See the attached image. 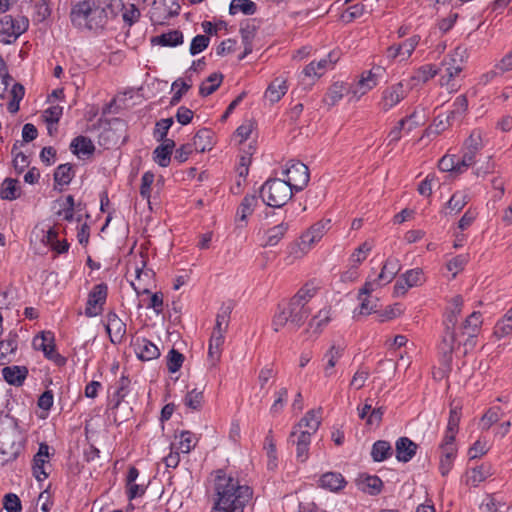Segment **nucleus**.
<instances>
[{"mask_svg": "<svg viewBox=\"0 0 512 512\" xmlns=\"http://www.w3.org/2000/svg\"><path fill=\"white\" fill-rule=\"evenodd\" d=\"M463 302L461 295L454 296L449 309L444 314V331L439 343V350L448 362H451L452 353L456 347L463 346L465 355L475 348L483 324L482 314L479 311H473L459 327L456 326L462 312Z\"/></svg>", "mask_w": 512, "mask_h": 512, "instance_id": "nucleus-1", "label": "nucleus"}, {"mask_svg": "<svg viewBox=\"0 0 512 512\" xmlns=\"http://www.w3.org/2000/svg\"><path fill=\"white\" fill-rule=\"evenodd\" d=\"M121 8V0H75L69 19L77 30L100 35L118 17Z\"/></svg>", "mask_w": 512, "mask_h": 512, "instance_id": "nucleus-2", "label": "nucleus"}, {"mask_svg": "<svg viewBox=\"0 0 512 512\" xmlns=\"http://www.w3.org/2000/svg\"><path fill=\"white\" fill-rule=\"evenodd\" d=\"M212 485L209 490L212 500L210 512H244L253 497V489L241 483L239 478L225 469L211 474Z\"/></svg>", "mask_w": 512, "mask_h": 512, "instance_id": "nucleus-3", "label": "nucleus"}, {"mask_svg": "<svg viewBox=\"0 0 512 512\" xmlns=\"http://www.w3.org/2000/svg\"><path fill=\"white\" fill-rule=\"evenodd\" d=\"M310 313L311 310L308 306L290 299L285 306H278V312L274 315L272 321L273 329L277 332L288 324L293 330H298L305 323Z\"/></svg>", "mask_w": 512, "mask_h": 512, "instance_id": "nucleus-4", "label": "nucleus"}, {"mask_svg": "<svg viewBox=\"0 0 512 512\" xmlns=\"http://www.w3.org/2000/svg\"><path fill=\"white\" fill-rule=\"evenodd\" d=\"M296 193L283 179H268L260 188L262 201L270 207H283Z\"/></svg>", "mask_w": 512, "mask_h": 512, "instance_id": "nucleus-5", "label": "nucleus"}, {"mask_svg": "<svg viewBox=\"0 0 512 512\" xmlns=\"http://www.w3.org/2000/svg\"><path fill=\"white\" fill-rule=\"evenodd\" d=\"M29 28V20L25 16L13 17L5 15L0 19V42L14 43Z\"/></svg>", "mask_w": 512, "mask_h": 512, "instance_id": "nucleus-6", "label": "nucleus"}, {"mask_svg": "<svg viewBox=\"0 0 512 512\" xmlns=\"http://www.w3.org/2000/svg\"><path fill=\"white\" fill-rule=\"evenodd\" d=\"M284 181L295 191H302L308 184L310 173L308 167L300 162L291 160L283 170Z\"/></svg>", "mask_w": 512, "mask_h": 512, "instance_id": "nucleus-7", "label": "nucleus"}, {"mask_svg": "<svg viewBox=\"0 0 512 512\" xmlns=\"http://www.w3.org/2000/svg\"><path fill=\"white\" fill-rule=\"evenodd\" d=\"M20 435L14 431L0 432V454L3 462L15 461L23 451Z\"/></svg>", "mask_w": 512, "mask_h": 512, "instance_id": "nucleus-8", "label": "nucleus"}, {"mask_svg": "<svg viewBox=\"0 0 512 512\" xmlns=\"http://www.w3.org/2000/svg\"><path fill=\"white\" fill-rule=\"evenodd\" d=\"M408 94L409 89L402 82L389 85L382 90L378 107L386 113L404 100Z\"/></svg>", "mask_w": 512, "mask_h": 512, "instance_id": "nucleus-9", "label": "nucleus"}, {"mask_svg": "<svg viewBox=\"0 0 512 512\" xmlns=\"http://www.w3.org/2000/svg\"><path fill=\"white\" fill-rule=\"evenodd\" d=\"M108 296V286L106 283H99L93 286L88 293V299L84 314L88 318L96 317L103 312V307Z\"/></svg>", "mask_w": 512, "mask_h": 512, "instance_id": "nucleus-10", "label": "nucleus"}, {"mask_svg": "<svg viewBox=\"0 0 512 512\" xmlns=\"http://www.w3.org/2000/svg\"><path fill=\"white\" fill-rule=\"evenodd\" d=\"M421 41V36L414 34L401 43L392 44L386 49V57L391 61H407Z\"/></svg>", "mask_w": 512, "mask_h": 512, "instance_id": "nucleus-11", "label": "nucleus"}, {"mask_svg": "<svg viewBox=\"0 0 512 512\" xmlns=\"http://www.w3.org/2000/svg\"><path fill=\"white\" fill-rule=\"evenodd\" d=\"M383 71V68L380 66L364 71L359 80L354 85H351V93L359 96L365 95L378 85Z\"/></svg>", "mask_w": 512, "mask_h": 512, "instance_id": "nucleus-12", "label": "nucleus"}, {"mask_svg": "<svg viewBox=\"0 0 512 512\" xmlns=\"http://www.w3.org/2000/svg\"><path fill=\"white\" fill-rule=\"evenodd\" d=\"M49 445L45 442L40 443L37 453L33 457L32 473L37 481H44L49 477L46 467L50 466Z\"/></svg>", "mask_w": 512, "mask_h": 512, "instance_id": "nucleus-13", "label": "nucleus"}, {"mask_svg": "<svg viewBox=\"0 0 512 512\" xmlns=\"http://www.w3.org/2000/svg\"><path fill=\"white\" fill-rule=\"evenodd\" d=\"M438 70L441 75V85H449L462 72L463 66L460 59H457L454 55H449L443 59Z\"/></svg>", "mask_w": 512, "mask_h": 512, "instance_id": "nucleus-14", "label": "nucleus"}, {"mask_svg": "<svg viewBox=\"0 0 512 512\" xmlns=\"http://www.w3.org/2000/svg\"><path fill=\"white\" fill-rule=\"evenodd\" d=\"M136 356L142 361H151L160 356L159 348L149 339L137 337L131 342Z\"/></svg>", "mask_w": 512, "mask_h": 512, "instance_id": "nucleus-15", "label": "nucleus"}, {"mask_svg": "<svg viewBox=\"0 0 512 512\" xmlns=\"http://www.w3.org/2000/svg\"><path fill=\"white\" fill-rule=\"evenodd\" d=\"M106 331L110 340L114 344H120L126 335V324L114 311H109L106 315Z\"/></svg>", "mask_w": 512, "mask_h": 512, "instance_id": "nucleus-16", "label": "nucleus"}, {"mask_svg": "<svg viewBox=\"0 0 512 512\" xmlns=\"http://www.w3.org/2000/svg\"><path fill=\"white\" fill-rule=\"evenodd\" d=\"M321 424V415L320 410H310L305 416L292 428V436L297 435V433L308 432L309 436H312L318 430Z\"/></svg>", "mask_w": 512, "mask_h": 512, "instance_id": "nucleus-17", "label": "nucleus"}, {"mask_svg": "<svg viewBox=\"0 0 512 512\" xmlns=\"http://www.w3.org/2000/svg\"><path fill=\"white\" fill-rule=\"evenodd\" d=\"M347 481L340 472H326L318 480V486L333 493H338L345 488Z\"/></svg>", "mask_w": 512, "mask_h": 512, "instance_id": "nucleus-18", "label": "nucleus"}, {"mask_svg": "<svg viewBox=\"0 0 512 512\" xmlns=\"http://www.w3.org/2000/svg\"><path fill=\"white\" fill-rule=\"evenodd\" d=\"M482 148V133L480 130H473L464 142L461 156L476 164V156Z\"/></svg>", "mask_w": 512, "mask_h": 512, "instance_id": "nucleus-19", "label": "nucleus"}, {"mask_svg": "<svg viewBox=\"0 0 512 512\" xmlns=\"http://www.w3.org/2000/svg\"><path fill=\"white\" fill-rule=\"evenodd\" d=\"M288 441L296 446V458L299 462L305 463L309 458V446L311 443V436L308 432H300L292 436L289 435Z\"/></svg>", "mask_w": 512, "mask_h": 512, "instance_id": "nucleus-20", "label": "nucleus"}, {"mask_svg": "<svg viewBox=\"0 0 512 512\" xmlns=\"http://www.w3.org/2000/svg\"><path fill=\"white\" fill-rule=\"evenodd\" d=\"M356 486L360 491L375 496L381 493L383 481L376 475L360 474Z\"/></svg>", "mask_w": 512, "mask_h": 512, "instance_id": "nucleus-21", "label": "nucleus"}, {"mask_svg": "<svg viewBox=\"0 0 512 512\" xmlns=\"http://www.w3.org/2000/svg\"><path fill=\"white\" fill-rule=\"evenodd\" d=\"M417 449L418 445L411 439L400 437L395 443L396 459L399 462L407 463L416 455Z\"/></svg>", "mask_w": 512, "mask_h": 512, "instance_id": "nucleus-22", "label": "nucleus"}, {"mask_svg": "<svg viewBox=\"0 0 512 512\" xmlns=\"http://www.w3.org/2000/svg\"><path fill=\"white\" fill-rule=\"evenodd\" d=\"M494 473L493 466L490 463H482L474 468H471L466 473V484L469 486L477 487L480 483L485 481Z\"/></svg>", "mask_w": 512, "mask_h": 512, "instance_id": "nucleus-23", "label": "nucleus"}, {"mask_svg": "<svg viewBox=\"0 0 512 512\" xmlns=\"http://www.w3.org/2000/svg\"><path fill=\"white\" fill-rule=\"evenodd\" d=\"M225 334V332L212 331L208 346V361L212 367H215L220 361L225 342Z\"/></svg>", "mask_w": 512, "mask_h": 512, "instance_id": "nucleus-24", "label": "nucleus"}, {"mask_svg": "<svg viewBox=\"0 0 512 512\" xmlns=\"http://www.w3.org/2000/svg\"><path fill=\"white\" fill-rule=\"evenodd\" d=\"M287 79L283 76L276 77L267 87L265 98L271 103H277L287 93Z\"/></svg>", "mask_w": 512, "mask_h": 512, "instance_id": "nucleus-25", "label": "nucleus"}, {"mask_svg": "<svg viewBox=\"0 0 512 512\" xmlns=\"http://www.w3.org/2000/svg\"><path fill=\"white\" fill-rule=\"evenodd\" d=\"M28 368L26 366H7L2 369L4 380L13 386H22L28 376Z\"/></svg>", "mask_w": 512, "mask_h": 512, "instance_id": "nucleus-26", "label": "nucleus"}, {"mask_svg": "<svg viewBox=\"0 0 512 512\" xmlns=\"http://www.w3.org/2000/svg\"><path fill=\"white\" fill-rule=\"evenodd\" d=\"M345 347L342 345H332L329 350L324 354L323 360L326 361L324 366L325 377H331L335 374L334 367L337 362L342 358Z\"/></svg>", "mask_w": 512, "mask_h": 512, "instance_id": "nucleus-27", "label": "nucleus"}, {"mask_svg": "<svg viewBox=\"0 0 512 512\" xmlns=\"http://www.w3.org/2000/svg\"><path fill=\"white\" fill-rule=\"evenodd\" d=\"M470 200L466 191H455L445 205L443 213L456 215L468 204Z\"/></svg>", "mask_w": 512, "mask_h": 512, "instance_id": "nucleus-28", "label": "nucleus"}, {"mask_svg": "<svg viewBox=\"0 0 512 512\" xmlns=\"http://www.w3.org/2000/svg\"><path fill=\"white\" fill-rule=\"evenodd\" d=\"M401 269L400 261L397 258L389 257L385 261L381 272L377 276L378 283L380 285H386L390 283Z\"/></svg>", "mask_w": 512, "mask_h": 512, "instance_id": "nucleus-29", "label": "nucleus"}, {"mask_svg": "<svg viewBox=\"0 0 512 512\" xmlns=\"http://www.w3.org/2000/svg\"><path fill=\"white\" fill-rule=\"evenodd\" d=\"M95 145L92 140L83 135L75 137L70 143V150L73 154L90 156L95 152Z\"/></svg>", "mask_w": 512, "mask_h": 512, "instance_id": "nucleus-30", "label": "nucleus"}, {"mask_svg": "<svg viewBox=\"0 0 512 512\" xmlns=\"http://www.w3.org/2000/svg\"><path fill=\"white\" fill-rule=\"evenodd\" d=\"M331 321V308H323L321 309L310 321L308 324L307 332L312 331L313 334H320L323 329L329 324Z\"/></svg>", "mask_w": 512, "mask_h": 512, "instance_id": "nucleus-31", "label": "nucleus"}, {"mask_svg": "<svg viewBox=\"0 0 512 512\" xmlns=\"http://www.w3.org/2000/svg\"><path fill=\"white\" fill-rule=\"evenodd\" d=\"M333 61L331 54L326 58L320 59L318 62L312 61L303 69V74L306 77L320 78L328 68L332 67Z\"/></svg>", "mask_w": 512, "mask_h": 512, "instance_id": "nucleus-32", "label": "nucleus"}, {"mask_svg": "<svg viewBox=\"0 0 512 512\" xmlns=\"http://www.w3.org/2000/svg\"><path fill=\"white\" fill-rule=\"evenodd\" d=\"M183 33L180 30H169L152 38V43L163 47H176L183 43Z\"/></svg>", "mask_w": 512, "mask_h": 512, "instance_id": "nucleus-33", "label": "nucleus"}, {"mask_svg": "<svg viewBox=\"0 0 512 512\" xmlns=\"http://www.w3.org/2000/svg\"><path fill=\"white\" fill-rule=\"evenodd\" d=\"M345 93H351V86L346 87L344 83L336 82L331 85L323 101L329 106H334L344 97Z\"/></svg>", "mask_w": 512, "mask_h": 512, "instance_id": "nucleus-34", "label": "nucleus"}, {"mask_svg": "<svg viewBox=\"0 0 512 512\" xmlns=\"http://www.w3.org/2000/svg\"><path fill=\"white\" fill-rule=\"evenodd\" d=\"M288 228H289V225H288V223H285V222H282L278 225H275L272 228H269L265 232V241L262 245L264 247H267V246L272 247V246L277 245L280 242V240L284 237V235L286 234Z\"/></svg>", "mask_w": 512, "mask_h": 512, "instance_id": "nucleus-35", "label": "nucleus"}, {"mask_svg": "<svg viewBox=\"0 0 512 512\" xmlns=\"http://www.w3.org/2000/svg\"><path fill=\"white\" fill-rule=\"evenodd\" d=\"M75 176L73 165L70 163L60 164L54 171L55 186L69 185Z\"/></svg>", "mask_w": 512, "mask_h": 512, "instance_id": "nucleus-36", "label": "nucleus"}, {"mask_svg": "<svg viewBox=\"0 0 512 512\" xmlns=\"http://www.w3.org/2000/svg\"><path fill=\"white\" fill-rule=\"evenodd\" d=\"M319 287L315 280H310L305 283L298 292L291 298L298 301L304 306H308L309 301L316 295Z\"/></svg>", "mask_w": 512, "mask_h": 512, "instance_id": "nucleus-37", "label": "nucleus"}, {"mask_svg": "<svg viewBox=\"0 0 512 512\" xmlns=\"http://www.w3.org/2000/svg\"><path fill=\"white\" fill-rule=\"evenodd\" d=\"M393 454L391 444L386 440H378L372 445L371 457L375 462H383Z\"/></svg>", "mask_w": 512, "mask_h": 512, "instance_id": "nucleus-38", "label": "nucleus"}, {"mask_svg": "<svg viewBox=\"0 0 512 512\" xmlns=\"http://www.w3.org/2000/svg\"><path fill=\"white\" fill-rule=\"evenodd\" d=\"M223 81V74L214 72L209 75L200 85L199 94L203 97L213 94L221 85Z\"/></svg>", "mask_w": 512, "mask_h": 512, "instance_id": "nucleus-39", "label": "nucleus"}, {"mask_svg": "<svg viewBox=\"0 0 512 512\" xmlns=\"http://www.w3.org/2000/svg\"><path fill=\"white\" fill-rule=\"evenodd\" d=\"M121 5L122 8L119 10V14L122 13V20L125 26H133L141 17L139 8L134 3L125 4L122 0Z\"/></svg>", "mask_w": 512, "mask_h": 512, "instance_id": "nucleus-40", "label": "nucleus"}, {"mask_svg": "<svg viewBox=\"0 0 512 512\" xmlns=\"http://www.w3.org/2000/svg\"><path fill=\"white\" fill-rule=\"evenodd\" d=\"M468 109V99L465 95H459L452 104V110L447 114L446 121L448 125H452L453 120L462 117Z\"/></svg>", "mask_w": 512, "mask_h": 512, "instance_id": "nucleus-41", "label": "nucleus"}, {"mask_svg": "<svg viewBox=\"0 0 512 512\" xmlns=\"http://www.w3.org/2000/svg\"><path fill=\"white\" fill-rule=\"evenodd\" d=\"M456 455L457 450H453L452 448H450V450H441L439 472L443 477L447 476L453 468Z\"/></svg>", "mask_w": 512, "mask_h": 512, "instance_id": "nucleus-42", "label": "nucleus"}, {"mask_svg": "<svg viewBox=\"0 0 512 512\" xmlns=\"http://www.w3.org/2000/svg\"><path fill=\"white\" fill-rule=\"evenodd\" d=\"M257 11V5L251 0H232L229 6L231 15L242 12L245 15H253Z\"/></svg>", "mask_w": 512, "mask_h": 512, "instance_id": "nucleus-43", "label": "nucleus"}, {"mask_svg": "<svg viewBox=\"0 0 512 512\" xmlns=\"http://www.w3.org/2000/svg\"><path fill=\"white\" fill-rule=\"evenodd\" d=\"M264 449L268 457V468H275L277 466V450L272 430H269L265 437Z\"/></svg>", "mask_w": 512, "mask_h": 512, "instance_id": "nucleus-44", "label": "nucleus"}, {"mask_svg": "<svg viewBox=\"0 0 512 512\" xmlns=\"http://www.w3.org/2000/svg\"><path fill=\"white\" fill-rule=\"evenodd\" d=\"M403 119H407V123H409L407 132L412 131L418 126H423L427 121L426 108L416 107L411 114L404 117Z\"/></svg>", "mask_w": 512, "mask_h": 512, "instance_id": "nucleus-45", "label": "nucleus"}, {"mask_svg": "<svg viewBox=\"0 0 512 512\" xmlns=\"http://www.w3.org/2000/svg\"><path fill=\"white\" fill-rule=\"evenodd\" d=\"M18 347V335L9 333L8 337L0 341V363L10 354L16 352Z\"/></svg>", "mask_w": 512, "mask_h": 512, "instance_id": "nucleus-46", "label": "nucleus"}, {"mask_svg": "<svg viewBox=\"0 0 512 512\" xmlns=\"http://www.w3.org/2000/svg\"><path fill=\"white\" fill-rule=\"evenodd\" d=\"M17 180L6 178L0 187V196L3 200H15L19 197Z\"/></svg>", "mask_w": 512, "mask_h": 512, "instance_id": "nucleus-47", "label": "nucleus"}, {"mask_svg": "<svg viewBox=\"0 0 512 512\" xmlns=\"http://www.w3.org/2000/svg\"><path fill=\"white\" fill-rule=\"evenodd\" d=\"M257 205L258 198L256 195H246L238 208L237 215L241 220H246L253 213Z\"/></svg>", "mask_w": 512, "mask_h": 512, "instance_id": "nucleus-48", "label": "nucleus"}, {"mask_svg": "<svg viewBox=\"0 0 512 512\" xmlns=\"http://www.w3.org/2000/svg\"><path fill=\"white\" fill-rule=\"evenodd\" d=\"M373 248V245L369 241L363 242L358 246L350 256V262L352 267L360 265L369 255Z\"/></svg>", "mask_w": 512, "mask_h": 512, "instance_id": "nucleus-49", "label": "nucleus"}, {"mask_svg": "<svg viewBox=\"0 0 512 512\" xmlns=\"http://www.w3.org/2000/svg\"><path fill=\"white\" fill-rule=\"evenodd\" d=\"M19 141H16L13 144L11 154L13 155V166L18 174L24 172V170L29 166L30 161L28 156H26L23 152L18 151Z\"/></svg>", "mask_w": 512, "mask_h": 512, "instance_id": "nucleus-50", "label": "nucleus"}, {"mask_svg": "<svg viewBox=\"0 0 512 512\" xmlns=\"http://www.w3.org/2000/svg\"><path fill=\"white\" fill-rule=\"evenodd\" d=\"M117 384H118V386L113 395V399H112L113 404L111 406V409H117L118 406L120 405V403L124 400V398L128 394V387L130 385V380L128 379V377L121 376Z\"/></svg>", "mask_w": 512, "mask_h": 512, "instance_id": "nucleus-51", "label": "nucleus"}, {"mask_svg": "<svg viewBox=\"0 0 512 512\" xmlns=\"http://www.w3.org/2000/svg\"><path fill=\"white\" fill-rule=\"evenodd\" d=\"M204 401V395L202 390L193 389L189 391L185 398H184V404L186 407L190 408L191 410L198 411L202 408Z\"/></svg>", "mask_w": 512, "mask_h": 512, "instance_id": "nucleus-52", "label": "nucleus"}, {"mask_svg": "<svg viewBox=\"0 0 512 512\" xmlns=\"http://www.w3.org/2000/svg\"><path fill=\"white\" fill-rule=\"evenodd\" d=\"M40 339L41 343L38 345V349L41 350L47 358V356L56 349L54 333L51 331H43L40 334Z\"/></svg>", "mask_w": 512, "mask_h": 512, "instance_id": "nucleus-53", "label": "nucleus"}, {"mask_svg": "<svg viewBox=\"0 0 512 512\" xmlns=\"http://www.w3.org/2000/svg\"><path fill=\"white\" fill-rule=\"evenodd\" d=\"M184 355L172 348L167 355V369L170 373H176L182 367Z\"/></svg>", "mask_w": 512, "mask_h": 512, "instance_id": "nucleus-54", "label": "nucleus"}, {"mask_svg": "<svg viewBox=\"0 0 512 512\" xmlns=\"http://www.w3.org/2000/svg\"><path fill=\"white\" fill-rule=\"evenodd\" d=\"M502 411L498 406L489 408L481 418V427L483 430H488L494 423L500 420Z\"/></svg>", "mask_w": 512, "mask_h": 512, "instance_id": "nucleus-55", "label": "nucleus"}, {"mask_svg": "<svg viewBox=\"0 0 512 512\" xmlns=\"http://www.w3.org/2000/svg\"><path fill=\"white\" fill-rule=\"evenodd\" d=\"M196 445V437L190 431H182L179 436L178 450L189 453Z\"/></svg>", "mask_w": 512, "mask_h": 512, "instance_id": "nucleus-56", "label": "nucleus"}, {"mask_svg": "<svg viewBox=\"0 0 512 512\" xmlns=\"http://www.w3.org/2000/svg\"><path fill=\"white\" fill-rule=\"evenodd\" d=\"M329 224H330V220H327L325 222L324 221L317 222L316 224L311 226V228L309 229V231L307 232L305 237L306 238L310 237L308 239V241L310 243L319 241L322 238V236L324 235V232L328 228Z\"/></svg>", "mask_w": 512, "mask_h": 512, "instance_id": "nucleus-57", "label": "nucleus"}, {"mask_svg": "<svg viewBox=\"0 0 512 512\" xmlns=\"http://www.w3.org/2000/svg\"><path fill=\"white\" fill-rule=\"evenodd\" d=\"M173 118H164L156 122L153 131V136L157 141H162L167 136V133L173 125Z\"/></svg>", "mask_w": 512, "mask_h": 512, "instance_id": "nucleus-58", "label": "nucleus"}, {"mask_svg": "<svg viewBox=\"0 0 512 512\" xmlns=\"http://www.w3.org/2000/svg\"><path fill=\"white\" fill-rule=\"evenodd\" d=\"M52 12L50 0H39L35 4V19L38 22L47 20Z\"/></svg>", "mask_w": 512, "mask_h": 512, "instance_id": "nucleus-59", "label": "nucleus"}, {"mask_svg": "<svg viewBox=\"0 0 512 512\" xmlns=\"http://www.w3.org/2000/svg\"><path fill=\"white\" fill-rule=\"evenodd\" d=\"M210 43V38L206 35H196L190 44L189 52L192 56H195L204 51Z\"/></svg>", "mask_w": 512, "mask_h": 512, "instance_id": "nucleus-60", "label": "nucleus"}, {"mask_svg": "<svg viewBox=\"0 0 512 512\" xmlns=\"http://www.w3.org/2000/svg\"><path fill=\"white\" fill-rule=\"evenodd\" d=\"M275 397L276 398L274 400V403L270 407V412L273 415L279 414L282 411L284 405L286 404L287 399H288V390H287V388L283 387V388L279 389L275 393Z\"/></svg>", "mask_w": 512, "mask_h": 512, "instance_id": "nucleus-61", "label": "nucleus"}, {"mask_svg": "<svg viewBox=\"0 0 512 512\" xmlns=\"http://www.w3.org/2000/svg\"><path fill=\"white\" fill-rule=\"evenodd\" d=\"M469 255L468 254H460L455 257H453L448 263H447V269L453 273V276H456L457 273L462 271L466 264L468 263Z\"/></svg>", "mask_w": 512, "mask_h": 512, "instance_id": "nucleus-62", "label": "nucleus"}, {"mask_svg": "<svg viewBox=\"0 0 512 512\" xmlns=\"http://www.w3.org/2000/svg\"><path fill=\"white\" fill-rule=\"evenodd\" d=\"M3 506L7 512H21L22 511L21 500L14 493H8L4 496Z\"/></svg>", "mask_w": 512, "mask_h": 512, "instance_id": "nucleus-63", "label": "nucleus"}, {"mask_svg": "<svg viewBox=\"0 0 512 512\" xmlns=\"http://www.w3.org/2000/svg\"><path fill=\"white\" fill-rule=\"evenodd\" d=\"M364 12H365V6L361 3H357V4L349 6L346 9V11L342 15V19L345 22L349 23V22H352L353 20L363 16Z\"/></svg>", "mask_w": 512, "mask_h": 512, "instance_id": "nucleus-64", "label": "nucleus"}]
</instances>
